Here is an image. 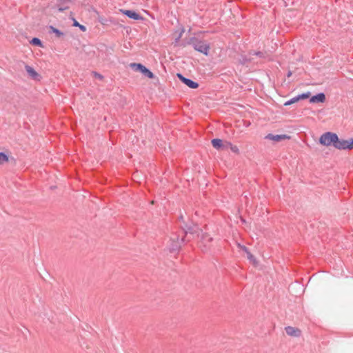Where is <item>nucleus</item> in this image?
Here are the masks:
<instances>
[{
    "label": "nucleus",
    "mask_w": 353,
    "mask_h": 353,
    "mask_svg": "<svg viewBox=\"0 0 353 353\" xmlns=\"http://www.w3.org/2000/svg\"><path fill=\"white\" fill-rule=\"evenodd\" d=\"M189 43L192 45L194 49L199 52H201L205 55L208 54V51L210 50L209 44L203 41L199 40L196 38H192Z\"/></svg>",
    "instance_id": "1"
},
{
    "label": "nucleus",
    "mask_w": 353,
    "mask_h": 353,
    "mask_svg": "<svg viewBox=\"0 0 353 353\" xmlns=\"http://www.w3.org/2000/svg\"><path fill=\"white\" fill-rule=\"evenodd\" d=\"M337 141V134L334 132H327L323 133L319 138V143L325 146H333Z\"/></svg>",
    "instance_id": "2"
},
{
    "label": "nucleus",
    "mask_w": 353,
    "mask_h": 353,
    "mask_svg": "<svg viewBox=\"0 0 353 353\" xmlns=\"http://www.w3.org/2000/svg\"><path fill=\"white\" fill-rule=\"evenodd\" d=\"M334 148L338 150H352L353 149V139L348 141L339 139L337 137V141L335 142Z\"/></svg>",
    "instance_id": "3"
},
{
    "label": "nucleus",
    "mask_w": 353,
    "mask_h": 353,
    "mask_svg": "<svg viewBox=\"0 0 353 353\" xmlns=\"http://www.w3.org/2000/svg\"><path fill=\"white\" fill-rule=\"evenodd\" d=\"M212 238L209 236L207 234H203L201 237L199 247L203 252H208L211 248V243Z\"/></svg>",
    "instance_id": "4"
},
{
    "label": "nucleus",
    "mask_w": 353,
    "mask_h": 353,
    "mask_svg": "<svg viewBox=\"0 0 353 353\" xmlns=\"http://www.w3.org/2000/svg\"><path fill=\"white\" fill-rule=\"evenodd\" d=\"M182 228H183L184 233H185V236H186V237L188 236V234L199 235V234L201 231L199 226L195 224H193L191 225H188L187 224H185L183 226H182Z\"/></svg>",
    "instance_id": "5"
},
{
    "label": "nucleus",
    "mask_w": 353,
    "mask_h": 353,
    "mask_svg": "<svg viewBox=\"0 0 353 353\" xmlns=\"http://www.w3.org/2000/svg\"><path fill=\"white\" fill-rule=\"evenodd\" d=\"M177 77L186 85H188L190 88H197L199 87V83L190 79L188 78L184 77L181 74L178 73L176 74Z\"/></svg>",
    "instance_id": "6"
},
{
    "label": "nucleus",
    "mask_w": 353,
    "mask_h": 353,
    "mask_svg": "<svg viewBox=\"0 0 353 353\" xmlns=\"http://www.w3.org/2000/svg\"><path fill=\"white\" fill-rule=\"evenodd\" d=\"M265 139L271 140L274 142H279L285 139H289L290 137L286 134H268L265 137Z\"/></svg>",
    "instance_id": "7"
},
{
    "label": "nucleus",
    "mask_w": 353,
    "mask_h": 353,
    "mask_svg": "<svg viewBox=\"0 0 353 353\" xmlns=\"http://www.w3.org/2000/svg\"><path fill=\"white\" fill-rule=\"evenodd\" d=\"M25 69L29 75L30 77H31L34 80L39 81L41 79V76L39 74L34 70L33 68H32L30 65H26L25 66Z\"/></svg>",
    "instance_id": "8"
},
{
    "label": "nucleus",
    "mask_w": 353,
    "mask_h": 353,
    "mask_svg": "<svg viewBox=\"0 0 353 353\" xmlns=\"http://www.w3.org/2000/svg\"><path fill=\"white\" fill-rule=\"evenodd\" d=\"M285 332L288 335L291 336H301V332L299 329L292 327V326H288L285 328Z\"/></svg>",
    "instance_id": "9"
},
{
    "label": "nucleus",
    "mask_w": 353,
    "mask_h": 353,
    "mask_svg": "<svg viewBox=\"0 0 353 353\" xmlns=\"http://www.w3.org/2000/svg\"><path fill=\"white\" fill-rule=\"evenodd\" d=\"M172 241H173V243L170 245V250L172 252L176 251L179 249L181 247V244L184 241V238H181L180 240L178 237L172 239Z\"/></svg>",
    "instance_id": "10"
},
{
    "label": "nucleus",
    "mask_w": 353,
    "mask_h": 353,
    "mask_svg": "<svg viewBox=\"0 0 353 353\" xmlns=\"http://www.w3.org/2000/svg\"><path fill=\"white\" fill-rule=\"evenodd\" d=\"M325 101V95L324 93L321 92L313 97L310 99V103H324Z\"/></svg>",
    "instance_id": "11"
},
{
    "label": "nucleus",
    "mask_w": 353,
    "mask_h": 353,
    "mask_svg": "<svg viewBox=\"0 0 353 353\" xmlns=\"http://www.w3.org/2000/svg\"><path fill=\"white\" fill-rule=\"evenodd\" d=\"M121 12H122L125 15H126L129 18L133 19L134 20H139V19H142V17L140 16V14H139L138 13H137L136 12H134L133 10H121Z\"/></svg>",
    "instance_id": "12"
},
{
    "label": "nucleus",
    "mask_w": 353,
    "mask_h": 353,
    "mask_svg": "<svg viewBox=\"0 0 353 353\" xmlns=\"http://www.w3.org/2000/svg\"><path fill=\"white\" fill-rule=\"evenodd\" d=\"M212 146L217 150H225V143L220 139H214L212 140Z\"/></svg>",
    "instance_id": "13"
},
{
    "label": "nucleus",
    "mask_w": 353,
    "mask_h": 353,
    "mask_svg": "<svg viewBox=\"0 0 353 353\" xmlns=\"http://www.w3.org/2000/svg\"><path fill=\"white\" fill-rule=\"evenodd\" d=\"M230 148L233 152L236 154L239 153V150L236 145L232 144L230 142H225V150Z\"/></svg>",
    "instance_id": "14"
},
{
    "label": "nucleus",
    "mask_w": 353,
    "mask_h": 353,
    "mask_svg": "<svg viewBox=\"0 0 353 353\" xmlns=\"http://www.w3.org/2000/svg\"><path fill=\"white\" fill-rule=\"evenodd\" d=\"M140 72H141L143 75L148 77L150 79H153L154 77V74L145 66L143 68Z\"/></svg>",
    "instance_id": "15"
},
{
    "label": "nucleus",
    "mask_w": 353,
    "mask_h": 353,
    "mask_svg": "<svg viewBox=\"0 0 353 353\" xmlns=\"http://www.w3.org/2000/svg\"><path fill=\"white\" fill-rule=\"evenodd\" d=\"M248 259L250 261V263H252L253 265H256L258 264V262L256 259V258L250 252V251H247L245 252Z\"/></svg>",
    "instance_id": "16"
},
{
    "label": "nucleus",
    "mask_w": 353,
    "mask_h": 353,
    "mask_svg": "<svg viewBox=\"0 0 353 353\" xmlns=\"http://www.w3.org/2000/svg\"><path fill=\"white\" fill-rule=\"evenodd\" d=\"M130 67L134 69V70H137V71H139L141 72V70L143 69V68L144 67V65H143L141 63H131L130 64Z\"/></svg>",
    "instance_id": "17"
},
{
    "label": "nucleus",
    "mask_w": 353,
    "mask_h": 353,
    "mask_svg": "<svg viewBox=\"0 0 353 353\" xmlns=\"http://www.w3.org/2000/svg\"><path fill=\"white\" fill-rule=\"evenodd\" d=\"M8 161V156L3 153L0 152V164H3Z\"/></svg>",
    "instance_id": "18"
},
{
    "label": "nucleus",
    "mask_w": 353,
    "mask_h": 353,
    "mask_svg": "<svg viewBox=\"0 0 353 353\" xmlns=\"http://www.w3.org/2000/svg\"><path fill=\"white\" fill-rule=\"evenodd\" d=\"M30 43L32 45L38 46L40 47H42V43L41 41L39 38H33L30 41Z\"/></svg>",
    "instance_id": "19"
},
{
    "label": "nucleus",
    "mask_w": 353,
    "mask_h": 353,
    "mask_svg": "<svg viewBox=\"0 0 353 353\" xmlns=\"http://www.w3.org/2000/svg\"><path fill=\"white\" fill-rule=\"evenodd\" d=\"M50 28L51 29L52 32L55 33L57 37H60L63 35V33L59 30L58 29L54 28L53 26H50Z\"/></svg>",
    "instance_id": "20"
},
{
    "label": "nucleus",
    "mask_w": 353,
    "mask_h": 353,
    "mask_svg": "<svg viewBox=\"0 0 353 353\" xmlns=\"http://www.w3.org/2000/svg\"><path fill=\"white\" fill-rule=\"evenodd\" d=\"M299 101V97L296 96V97H294L293 98H292L291 99H290L289 101H286L284 105H291L294 103H296Z\"/></svg>",
    "instance_id": "21"
},
{
    "label": "nucleus",
    "mask_w": 353,
    "mask_h": 353,
    "mask_svg": "<svg viewBox=\"0 0 353 353\" xmlns=\"http://www.w3.org/2000/svg\"><path fill=\"white\" fill-rule=\"evenodd\" d=\"M236 246L242 251H243L245 253L248 251V249L245 246L241 245L239 243H236Z\"/></svg>",
    "instance_id": "22"
},
{
    "label": "nucleus",
    "mask_w": 353,
    "mask_h": 353,
    "mask_svg": "<svg viewBox=\"0 0 353 353\" xmlns=\"http://www.w3.org/2000/svg\"><path fill=\"white\" fill-rule=\"evenodd\" d=\"M309 96H310V93L307 92V93H303V94H299L297 97H299V101L300 99H307L309 97Z\"/></svg>",
    "instance_id": "23"
},
{
    "label": "nucleus",
    "mask_w": 353,
    "mask_h": 353,
    "mask_svg": "<svg viewBox=\"0 0 353 353\" xmlns=\"http://www.w3.org/2000/svg\"><path fill=\"white\" fill-rule=\"evenodd\" d=\"M92 73H93V75H94L96 78H97V79H100V80H102V79H103V77L101 74H100L97 73V72H93Z\"/></svg>",
    "instance_id": "24"
},
{
    "label": "nucleus",
    "mask_w": 353,
    "mask_h": 353,
    "mask_svg": "<svg viewBox=\"0 0 353 353\" xmlns=\"http://www.w3.org/2000/svg\"><path fill=\"white\" fill-rule=\"evenodd\" d=\"M67 8H68L67 7H65V8L60 7V8H59L58 10H59V12H62V11L65 10Z\"/></svg>",
    "instance_id": "25"
},
{
    "label": "nucleus",
    "mask_w": 353,
    "mask_h": 353,
    "mask_svg": "<svg viewBox=\"0 0 353 353\" xmlns=\"http://www.w3.org/2000/svg\"><path fill=\"white\" fill-rule=\"evenodd\" d=\"M79 28L83 30V31H85V28L84 26H82V25H80L79 26Z\"/></svg>",
    "instance_id": "26"
},
{
    "label": "nucleus",
    "mask_w": 353,
    "mask_h": 353,
    "mask_svg": "<svg viewBox=\"0 0 353 353\" xmlns=\"http://www.w3.org/2000/svg\"><path fill=\"white\" fill-rule=\"evenodd\" d=\"M73 25H74V26H78V27L80 26V24L77 21H74Z\"/></svg>",
    "instance_id": "27"
},
{
    "label": "nucleus",
    "mask_w": 353,
    "mask_h": 353,
    "mask_svg": "<svg viewBox=\"0 0 353 353\" xmlns=\"http://www.w3.org/2000/svg\"><path fill=\"white\" fill-rule=\"evenodd\" d=\"M292 75V72L289 71L288 73V77H290Z\"/></svg>",
    "instance_id": "28"
},
{
    "label": "nucleus",
    "mask_w": 353,
    "mask_h": 353,
    "mask_svg": "<svg viewBox=\"0 0 353 353\" xmlns=\"http://www.w3.org/2000/svg\"><path fill=\"white\" fill-rule=\"evenodd\" d=\"M180 219H181V220H183V216H180Z\"/></svg>",
    "instance_id": "29"
},
{
    "label": "nucleus",
    "mask_w": 353,
    "mask_h": 353,
    "mask_svg": "<svg viewBox=\"0 0 353 353\" xmlns=\"http://www.w3.org/2000/svg\"><path fill=\"white\" fill-rule=\"evenodd\" d=\"M261 54V52H256V54H257V55H259V54Z\"/></svg>",
    "instance_id": "30"
}]
</instances>
